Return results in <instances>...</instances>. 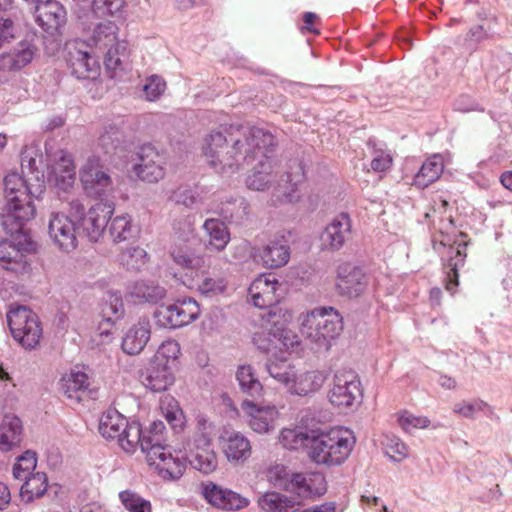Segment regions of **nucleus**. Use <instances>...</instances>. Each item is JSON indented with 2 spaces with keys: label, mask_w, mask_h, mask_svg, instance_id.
Returning <instances> with one entry per match:
<instances>
[{
  "label": "nucleus",
  "mask_w": 512,
  "mask_h": 512,
  "mask_svg": "<svg viewBox=\"0 0 512 512\" xmlns=\"http://www.w3.org/2000/svg\"><path fill=\"white\" fill-rule=\"evenodd\" d=\"M3 187L5 203L0 220L9 237L0 241V262L4 269L24 274L31 269L28 256L36 254L39 247L26 224L36 216L34 199H41L46 185L33 184L31 177L13 172L3 178Z\"/></svg>",
  "instance_id": "nucleus-1"
},
{
  "label": "nucleus",
  "mask_w": 512,
  "mask_h": 512,
  "mask_svg": "<svg viewBox=\"0 0 512 512\" xmlns=\"http://www.w3.org/2000/svg\"><path fill=\"white\" fill-rule=\"evenodd\" d=\"M244 139L227 137L220 131H212L205 137L203 155L209 165L222 173H235L243 165H251L254 161L262 166L269 153H273L277 145L274 135L262 128L252 127L243 134ZM232 137V134H230Z\"/></svg>",
  "instance_id": "nucleus-2"
},
{
  "label": "nucleus",
  "mask_w": 512,
  "mask_h": 512,
  "mask_svg": "<svg viewBox=\"0 0 512 512\" xmlns=\"http://www.w3.org/2000/svg\"><path fill=\"white\" fill-rule=\"evenodd\" d=\"M356 439L350 429H312L308 456L312 462L328 467L342 465L350 456Z\"/></svg>",
  "instance_id": "nucleus-3"
},
{
  "label": "nucleus",
  "mask_w": 512,
  "mask_h": 512,
  "mask_svg": "<svg viewBox=\"0 0 512 512\" xmlns=\"http://www.w3.org/2000/svg\"><path fill=\"white\" fill-rule=\"evenodd\" d=\"M342 330L343 318L332 306L314 308L306 314L301 324V333L318 349L329 350Z\"/></svg>",
  "instance_id": "nucleus-4"
},
{
  "label": "nucleus",
  "mask_w": 512,
  "mask_h": 512,
  "mask_svg": "<svg viewBox=\"0 0 512 512\" xmlns=\"http://www.w3.org/2000/svg\"><path fill=\"white\" fill-rule=\"evenodd\" d=\"M264 317H266V330L255 332L252 338L253 344L258 350L269 354L277 349H289L298 345L297 335L288 328L292 318L291 313L285 310L282 315H278L271 310Z\"/></svg>",
  "instance_id": "nucleus-5"
},
{
  "label": "nucleus",
  "mask_w": 512,
  "mask_h": 512,
  "mask_svg": "<svg viewBox=\"0 0 512 512\" xmlns=\"http://www.w3.org/2000/svg\"><path fill=\"white\" fill-rule=\"evenodd\" d=\"M13 339L25 350H33L43 335L39 316L28 306L12 303L6 314Z\"/></svg>",
  "instance_id": "nucleus-6"
},
{
  "label": "nucleus",
  "mask_w": 512,
  "mask_h": 512,
  "mask_svg": "<svg viewBox=\"0 0 512 512\" xmlns=\"http://www.w3.org/2000/svg\"><path fill=\"white\" fill-rule=\"evenodd\" d=\"M70 207L72 219L77 224L78 236L87 237L91 242H97L103 235L115 209L114 203L110 200L98 202L88 211L79 201H72Z\"/></svg>",
  "instance_id": "nucleus-7"
},
{
  "label": "nucleus",
  "mask_w": 512,
  "mask_h": 512,
  "mask_svg": "<svg viewBox=\"0 0 512 512\" xmlns=\"http://www.w3.org/2000/svg\"><path fill=\"white\" fill-rule=\"evenodd\" d=\"M200 316L198 302L189 296L178 298L172 304L160 305L153 312L155 324L161 328L177 329L184 327Z\"/></svg>",
  "instance_id": "nucleus-8"
},
{
  "label": "nucleus",
  "mask_w": 512,
  "mask_h": 512,
  "mask_svg": "<svg viewBox=\"0 0 512 512\" xmlns=\"http://www.w3.org/2000/svg\"><path fill=\"white\" fill-rule=\"evenodd\" d=\"M66 63L72 76L77 79H95L100 73L98 58L89 45L80 39L68 42L65 46Z\"/></svg>",
  "instance_id": "nucleus-9"
},
{
  "label": "nucleus",
  "mask_w": 512,
  "mask_h": 512,
  "mask_svg": "<svg viewBox=\"0 0 512 512\" xmlns=\"http://www.w3.org/2000/svg\"><path fill=\"white\" fill-rule=\"evenodd\" d=\"M335 287L342 297L355 299L366 291L369 285V276L364 269L351 262H345L337 267Z\"/></svg>",
  "instance_id": "nucleus-10"
},
{
  "label": "nucleus",
  "mask_w": 512,
  "mask_h": 512,
  "mask_svg": "<svg viewBox=\"0 0 512 512\" xmlns=\"http://www.w3.org/2000/svg\"><path fill=\"white\" fill-rule=\"evenodd\" d=\"M76 226L77 224L72 219L71 208L69 209V214L58 212L50 215L48 234L54 245L62 252L69 253L78 246Z\"/></svg>",
  "instance_id": "nucleus-11"
},
{
  "label": "nucleus",
  "mask_w": 512,
  "mask_h": 512,
  "mask_svg": "<svg viewBox=\"0 0 512 512\" xmlns=\"http://www.w3.org/2000/svg\"><path fill=\"white\" fill-rule=\"evenodd\" d=\"M202 495L211 506L225 511H238L246 508L250 503L239 493L213 482L203 485Z\"/></svg>",
  "instance_id": "nucleus-12"
},
{
  "label": "nucleus",
  "mask_w": 512,
  "mask_h": 512,
  "mask_svg": "<svg viewBox=\"0 0 512 512\" xmlns=\"http://www.w3.org/2000/svg\"><path fill=\"white\" fill-rule=\"evenodd\" d=\"M140 377L145 387L154 393L167 391L175 382L173 367L155 357L141 370Z\"/></svg>",
  "instance_id": "nucleus-13"
},
{
  "label": "nucleus",
  "mask_w": 512,
  "mask_h": 512,
  "mask_svg": "<svg viewBox=\"0 0 512 512\" xmlns=\"http://www.w3.org/2000/svg\"><path fill=\"white\" fill-rule=\"evenodd\" d=\"M33 9L36 23L50 36L58 34L66 23V9L56 0H47Z\"/></svg>",
  "instance_id": "nucleus-14"
},
{
  "label": "nucleus",
  "mask_w": 512,
  "mask_h": 512,
  "mask_svg": "<svg viewBox=\"0 0 512 512\" xmlns=\"http://www.w3.org/2000/svg\"><path fill=\"white\" fill-rule=\"evenodd\" d=\"M351 231V219L348 213L341 212L324 228L320 234L322 251H338L346 241V235Z\"/></svg>",
  "instance_id": "nucleus-15"
},
{
  "label": "nucleus",
  "mask_w": 512,
  "mask_h": 512,
  "mask_svg": "<svg viewBox=\"0 0 512 512\" xmlns=\"http://www.w3.org/2000/svg\"><path fill=\"white\" fill-rule=\"evenodd\" d=\"M167 295L165 287L151 279H140L127 286L126 297L134 304L157 305Z\"/></svg>",
  "instance_id": "nucleus-16"
},
{
  "label": "nucleus",
  "mask_w": 512,
  "mask_h": 512,
  "mask_svg": "<svg viewBox=\"0 0 512 512\" xmlns=\"http://www.w3.org/2000/svg\"><path fill=\"white\" fill-rule=\"evenodd\" d=\"M80 181L87 196L106 202L105 197L112 190V179L107 172L92 167L83 168Z\"/></svg>",
  "instance_id": "nucleus-17"
},
{
  "label": "nucleus",
  "mask_w": 512,
  "mask_h": 512,
  "mask_svg": "<svg viewBox=\"0 0 512 512\" xmlns=\"http://www.w3.org/2000/svg\"><path fill=\"white\" fill-rule=\"evenodd\" d=\"M356 376L351 375V379L335 375L334 386L329 391L328 399L330 403L338 408H347L353 405L357 396H361L360 382L355 380Z\"/></svg>",
  "instance_id": "nucleus-18"
},
{
  "label": "nucleus",
  "mask_w": 512,
  "mask_h": 512,
  "mask_svg": "<svg viewBox=\"0 0 512 512\" xmlns=\"http://www.w3.org/2000/svg\"><path fill=\"white\" fill-rule=\"evenodd\" d=\"M150 336V321L148 318L142 317L127 330L122 339L121 348L128 355H138L144 350Z\"/></svg>",
  "instance_id": "nucleus-19"
},
{
  "label": "nucleus",
  "mask_w": 512,
  "mask_h": 512,
  "mask_svg": "<svg viewBox=\"0 0 512 512\" xmlns=\"http://www.w3.org/2000/svg\"><path fill=\"white\" fill-rule=\"evenodd\" d=\"M47 181L57 189L66 192L75 182V165L70 155L63 153L59 161L48 168Z\"/></svg>",
  "instance_id": "nucleus-20"
},
{
  "label": "nucleus",
  "mask_w": 512,
  "mask_h": 512,
  "mask_svg": "<svg viewBox=\"0 0 512 512\" xmlns=\"http://www.w3.org/2000/svg\"><path fill=\"white\" fill-rule=\"evenodd\" d=\"M241 408L250 417L249 425L253 431L264 434L273 429L274 407H260L254 401L245 399Z\"/></svg>",
  "instance_id": "nucleus-21"
},
{
  "label": "nucleus",
  "mask_w": 512,
  "mask_h": 512,
  "mask_svg": "<svg viewBox=\"0 0 512 512\" xmlns=\"http://www.w3.org/2000/svg\"><path fill=\"white\" fill-rule=\"evenodd\" d=\"M258 506L265 512H298L302 502L278 491H267L258 498Z\"/></svg>",
  "instance_id": "nucleus-22"
},
{
  "label": "nucleus",
  "mask_w": 512,
  "mask_h": 512,
  "mask_svg": "<svg viewBox=\"0 0 512 512\" xmlns=\"http://www.w3.org/2000/svg\"><path fill=\"white\" fill-rule=\"evenodd\" d=\"M36 48L29 41H21L13 53L0 55V70L19 71L34 58Z\"/></svg>",
  "instance_id": "nucleus-23"
},
{
  "label": "nucleus",
  "mask_w": 512,
  "mask_h": 512,
  "mask_svg": "<svg viewBox=\"0 0 512 512\" xmlns=\"http://www.w3.org/2000/svg\"><path fill=\"white\" fill-rule=\"evenodd\" d=\"M258 255L266 268H280L290 259V247L285 241L274 240L263 246Z\"/></svg>",
  "instance_id": "nucleus-24"
},
{
  "label": "nucleus",
  "mask_w": 512,
  "mask_h": 512,
  "mask_svg": "<svg viewBox=\"0 0 512 512\" xmlns=\"http://www.w3.org/2000/svg\"><path fill=\"white\" fill-rule=\"evenodd\" d=\"M249 207L244 197H231L221 202L219 215L230 224L242 225L248 219Z\"/></svg>",
  "instance_id": "nucleus-25"
},
{
  "label": "nucleus",
  "mask_w": 512,
  "mask_h": 512,
  "mask_svg": "<svg viewBox=\"0 0 512 512\" xmlns=\"http://www.w3.org/2000/svg\"><path fill=\"white\" fill-rule=\"evenodd\" d=\"M228 435L220 436L223 451L229 461L245 460L250 455V443L243 435L238 432H225Z\"/></svg>",
  "instance_id": "nucleus-26"
},
{
  "label": "nucleus",
  "mask_w": 512,
  "mask_h": 512,
  "mask_svg": "<svg viewBox=\"0 0 512 512\" xmlns=\"http://www.w3.org/2000/svg\"><path fill=\"white\" fill-rule=\"evenodd\" d=\"M127 421V418L115 408H108L100 418L99 433L107 440L119 441Z\"/></svg>",
  "instance_id": "nucleus-27"
},
{
  "label": "nucleus",
  "mask_w": 512,
  "mask_h": 512,
  "mask_svg": "<svg viewBox=\"0 0 512 512\" xmlns=\"http://www.w3.org/2000/svg\"><path fill=\"white\" fill-rule=\"evenodd\" d=\"M444 170L443 158L439 154L429 157L415 174L413 182L419 188H426L438 180Z\"/></svg>",
  "instance_id": "nucleus-28"
},
{
  "label": "nucleus",
  "mask_w": 512,
  "mask_h": 512,
  "mask_svg": "<svg viewBox=\"0 0 512 512\" xmlns=\"http://www.w3.org/2000/svg\"><path fill=\"white\" fill-rule=\"evenodd\" d=\"M466 243H459L456 247L450 245L448 249V256L446 263H444V270L449 279L447 289L452 290V286L459 284V269L465 263L466 258Z\"/></svg>",
  "instance_id": "nucleus-29"
},
{
  "label": "nucleus",
  "mask_w": 512,
  "mask_h": 512,
  "mask_svg": "<svg viewBox=\"0 0 512 512\" xmlns=\"http://www.w3.org/2000/svg\"><path fill=\"white\" fill-rule=\"evenodd\" d=\"M38 156H41V153L37 144L25 146L21 150L20 160L22 175L26 178L31 177L33 184L45 185L44 173L39 171L36 165V159Z\"/></svg>",
  "instance_id": "nucleus-30"
},
{
  "label": "nucleus",
  "mask_w": 512,
  "mask_h": 512,
  "mask_svg": "<svg viewBox=\"0 0 512 512\" xmlns=\"http://www.w3.org/2000/svg\"><path fill=\"white\" fill-rule=\"evenodd\" d=\"M20 488V496L25 502L42 497L48 488V477L45 472L30 473Z\"/></svg>",
  "instance_id": "nucleus-31"
},
{
  "label": "nucleus",
  "mask_w": 512,
  "mask_h": 512,
  "mask_svg": "<svg viewBox=\"0 0 512 512\" xmlns=\"http://www.w3.org/2000/svg\"><path fill=\"white\" fill-rule=\"evenodd\" d=\"M236 380L242 393L247 396L256 398L262 395L263 385L251 365H240L236 372Z\"/></svg>",
  "instance_id": "nucleus-32"
},
{
  "label": "nucleus",
  "mask_w": 512,
  "mask_h": 512,
  "mask_svg": "<svg viewBox=\"0 0 512 512\" xmlns=\"http://www.w3.org/2000/svg\"><path fill=\"white\" fill-rule=\"evenodd\" d=\"M496 32L490 26L475 24L471 26L463 37L462 46L469 54L477 51L481 44L493 40Z\"/></svg>",
  "instance_id": "nucleus-33"
},
{
  "label": "nucleus",
  "mask_w": 512,
  "mask_h": 512,
  "mask_svg": "<svg viewBox=\"0 0 512 512\" xmlns=\"http://www.w3.org/2000/svg\"><path fill=\"white\" fill-rule=\"evenodd\" d=\"M203 228L209 235V244L217 251L224 250L230 241V233L224 222L220 219H206Z\"/></svg>",
  "instance_id": "nucleus-34"
},
{
  "label": "nucleus",
  "mask_w": 512,
  "mask_h": 512,
  "mask_svg": "<svg viewBox=\"0 0 512 512\" xmlns=\"http://www.w3.org/2000/svg\"><path fill=\"white\" fill-rule=\"evenodd\" d=\"M170 255L173 261L183 269L199 270L205 263L204 257L197 255L186 244L175 245Z\"/></svg>",
  "instance_id": "nucleus-35"
},
{
  "label": "nucleus",
  "mask_w": 512,
  "mask_h": 512,
  "mask_svg": "<svg viewBox=\"0 0 512 512\" xmlns=\"http://www.w3.org/2000/svg\"><path fill=\"white\" fill-rule=\"evenodd\" d=\"M311 430L302 428H284L280 432L279 442L288 450H298L300 448L309 449Z\"/></svg>",
  "instance_id": "nucleus-36"
},
{
  "label": "nucleus",
  "mask_w": 512,
  "mask_h": 512,
  "mask_svg": "<svg viewBox=\"0 0 512 512\" xmlns=\"http://www.w3.org/2000/svg\"><path fill=\"white\" fill-rule=\"evenodd\" d=\"M138 232V228L132 225L129 215L116 216L109 226V233L115 242L134 239Z\"/></svg>",
  "instance_id": "nucleus-37"
},
{
  "label": "nucleus",
  "mask_w": 512,
  "mask_h": 512,
  "mask_svg": "<svg viewBox=\"0 0 512 512\" xmlns=\"http://www.w3.org/2000/svg\"><path fill=\"white\" fill-rule=\"evenodd\" d=\"M123 430L125 431H122L118 442L123 450L128 453H133L137 445L141 443L144 430L138 421H127Z\"/></svg>",
  "instance_id": "nucleus-38"
},
{
  "label": "nucleus",
  "mask_w": 512,
  "mask_h": 512,
  "mask_svg": "<svg viewBox=\"0 0 512 512\" xmlns=\"http://www.w3.org/2000/svg\"><path fill=\"white\" fill-rule=\"evenodd\" d=\"M37 466V453L33 450H26L16 458L13 465V477L17 480H23L30 475L31 471Z\"/></svg>",
  "instance_id": "nucleus-39"
},
{
  "label": "nucleus",
  "mask_w": 512,
  "mask_h": 512,
  "mask_svg": "<svg viewBox=\"0 0 512 512\" xmlns=\"http://www.w3.org/2000/svg\"><path fill=\"white\" fill-rule=\"evenodd\" d=\"M120 48L126 49V42H118L115 46H112L106 53L104 58L105 69L111 79L118 77V72L124 70L123 58L120 57Z\"/></svg>",
  "instance_id": "nucleus-40"
},
{
  "label": "nucleus",
  "mask_w": 512,
  "mask_h": 512,
  "mask_svg": "<svg viewBox=\"0 0 512 512\" xmlns=\"http://www.w3.org/2000/svg\"><path fill=\"white\" fill-rule=\"evenodd\" d=\"M119 498L129 512H152L151 502L132 490L121 491Z\"/></svg>",
  "instance_id": "nucleus-41"
},
{
  "label": "nucleus",
  "mask_w": 512,
  "mask_h": 512,
  "mask_svg": "<svg viewBox=\"0 0 512 512\" xmlns=\"http://www.w3.org/2000/svg\"><path fill=\"white\" fill-rule=\"evenodd\" d=\"M163 415L175 433L182 432L186 418L179 403L172 398L166 407L162 408Z\"/></svg>",
  "instance_id": "nucleus-42"
},
{
  "label": "nucleus",
  "mask_w": 512,
  "mask_h": 512,
  "mask_svg": "<svg viewBox=\"0 0 512 512\" xmlns=\"http://www.w3.org/2000/svg\"><path fill=\"white\" fill-rule=\"evenodd\" d=\"M187 458L174 457L169 454L167 466L156 465V471L165 480H177L182 477L186 469Z\"/></svg>",
  "instance_id": "nucleus-43"
},
{
  "label": "nucleus",
  "mask_w": 512,
  "mask_h": 512,
  "mask_svg": "<svg viewBox=\"0 0 512 512\" xmlns=\"http://www.w3.org/2000/svg\"><path fill=\"white\" fill-rule=\"evenodd\" d=\"M290 475V469L284 464H275L268 467L266 470V477L269 484L281 491L288 490Z\"/></svg>",
  "instance_id": "nucleus-44"
},
{
  "label": "nucleus",
  "mask_w": 512,
  "mask_h": 512,
  "mask_svg": "<svg viewBox=\"0 0 512 512\" xmlns=\"http://www.w3.org/2000/svg\"><path fill=\"white\" fill-rule=\"evenodd\" d=\"M124 0H94L92 13L97 18L114 17L122 12Z\"/></svg>",
  "instance_id": "nucleus-45"
},
{
  "label": "nucleus",
  "mask_w": 512,
  "mask_h": 512,
  "mask_svg": "<svg viewBox=\"0 0 512 512\" xmlns=\"http://www.w3.org/2000/svg\"><path fill=\"white\" fill-rule=\"evenodd\" d=\"M147 252L141 247H131L122 255V263L126 270L139 272L146 263Z\"/></svg>",
  "instance_id": "nucleus-46"
},
{
  "label": "nucleus",
  "mask_w": 512,
  "mask_h": 512,
  "mask_svg": "<svg viewBox=\"0 0 512 512\" xmlns=\"http://www.w3.org/2000/svg\"><path fill=\"white\" fill-rule=\"evenodd\" d=\"M180 354V345L175 340H168L163 342L153 357L156 358V360H162V362L171 365L172 367L175 365L176 361L178 360Z\"/></svg>",
  "instance_id": "nucleus-47"
},
{
  "label": "nucleus",
  "mask_w": 512,
  "mask_h": 512,
  "mask_svg": "<svg viewBox=\"0 0 512 512\" xmlns=\"http://www.w3.org/2000/svg\"><path fill=\"white\" fill-rule=\"evenodd\" d=\"M133 172L139 179L148 183H156L165 175V170L161 164L150 166H147V164H134Z\"/></svg>",
  "instance_id": "nucleus-48"
},
{
  "label": "nucleus",
  "mask_w": 512,
  "mask_h": 512,
  "mask_svg": "<svg viewBox=\"0 0 512 512\" xmlns=\"http://www.w3.org/2000/svg\"><path fill=\"white\" fill-rule=\"evenodd\" d=\"M104 315L114 316L115 319H121L124 317L125 309L120 291H111L108 294V298L103 306Z\"/></svg>",
  "instance_id": "nucleus-49"
},
{
  "label": "nucleus",
  "mask_w": 512,
  "mask_h": 512,
  "mask_svg": "<svg viewBox=\"0 0 512 512\" xmlns=\"http://www.w3.org/2000/svg\"><path fill=\"white\" fill-rule=\"evenodd\" d=\"M308 498L315 499L327 492V481L323 473L311 472L307 474Z\"/></svg>",
  "instance_id": "nucleus-50"
},
{
  "label": "nucleus",
  "mask_w": 512,
  "mask_h": 512,
  "mask_svg": "<svg viewBox=\"0 0 512 512\" xmlns=\"http://www.w3.org/2000/svg\"><path fill=\"white\" fill-rule=\"evenodd\" d=\"M189 462L195 469L204 474L213 472L217 467L216 456L213 452L196 453Z\"/></svg>",
  "instance_id": "nucleus-51"
},
{
  "label": "nucleus",
  "mask_w": 512,
  "mask_h": 512,
  "mask_svg": "<svg viewBox=\"0 0 512 512\" xmlns=\"http://www.w3.org/2000/svg\"><path fill=\"white\" fill-rule=\"evenodd\" d=\"M307 488V474L302 472H291L288 482V490L285 492L293 493L299 498H308Z\"/></svg>",
  "instance_id": "nucleus-52"
},
{
  "label": "nucleus",
  "mask_w": 512,
  "mask_h": 512,
  "mask_svg": "<svg viewBox=\"0 0 512 512\" xmlns=\"http://www.w3.org/2000/svg\"><path fill=\"white\" fill-rule=\"evenodd\" d=\"M165 88L166 83L163 78L158 75H152L143 85V92L147 100L155 101L164 93Z\"/></svg>",
  "instance_id": "nucleus-53"
},
{
  "label": "nucleus",
  "mask_w": 512,
  "mask_h": 512,
  "mask_svg": "<svg viewBox=\"0 0 512 512\" xmlns=\"http://www.w3.org/2000/svg\"><path fill=\"white\" fill-rule=\"evenodd\" d=\"M398 423L403 430L410 432L415 428H427L430 420L427 417L415 416L407 411H403L398 416Z\"/></svg>",
  "instance_id": "nucleus-54"
},
{
  "label": "nucleus",
  "mask_w": 512,
  "mask_h": 512,
  "mask_svg": "<svg viewBox=\"0 0 512 512\" xmlns=\"http://www.w3.org/2000/svg\"><path fill=\"white\" fill-rule=\"evenodd\" d=\"M265 366L269 375L277 381L286 385L292 381V375L288 371L285 362L275 363L268 361Z\"/></svg>",
  "instance_id": "nucleus-55"
},
{
  "label": "nucleus",
  "mask_w": 512,
  "mask_h": 512,
  "mask_svg": "<svg viewBox=\"0 0 512 512\" xmlns=\"http://www.w3.org/2000/svg\"><path fill=\"white\" fill-rule=\"evenodd\" d=\"M270 175L260 170H255L246 178V186L250 190L263 191L268 187Z\"/></svg>",
  "instance_id": "nucleus-56"
},
{
  "label": "nucleus",
  "mask_w": 512,
  "mask_h": 512,
  "mask_svg": "<svg viewBox=\"0 0 512 512\" xmlns=\"http://www.w3.org/2000/svg\"><path fill=\"white\" fill-rule=\"evenodd\" d=\"M167 447L166 445V437L162 434H150L143 432L142 440L140 443L141 450H151V449H158V450H165Z\"/></svg>",
  "instance_id": "nucleus-57"
},
{
  "label": "nucleus",
  "mask_w": 512,
  "mask_h": 512,
  "mask_svg": "<svg viewBox=\"0 0 512 512\" xmlns=\"http://www.w3.org/2000/svg\"><path fill=\"white\" fill-rule=\"evenodd\" d=\"M298 168L299 172L295 174V176H293V174L290 172L286 173V182L291 185V191L285 192L284 195L289 202H294L298 200L299 195L296 194L297 184L302 182L305 178L304 169L301 162L298 164Z\"/></svg>",
  "instance_id": "nucleus-58"
},
{
  "label": "nucleus",
  "mask_w": 512,
  "mask_h": 512,
  "mask_svg": "<svg viewBox=\"0 0 512 512\" xmlns=\"http://www.w3.org/2000/svg\"><path fill=\"white\" fill-rule=\"evenodd\" d=\"M137 156L139 162L136 164H147V166L159 165L157 160L160 158V156L152 144L142 145L137 153Z\"/></svg>",
  "instance_id": "nucleus-59"
},
{
  "label": "nucleus",
  "mask_w": 512,
  "mask_h": 512,
  "mask_svg": "<svg viewBox=\"0 0 512 512\" xmlns=\"http://www.w3.org/2000/svg\"><path fill=\"white\" fill-rule=\"evenodd\" d=\"M199 291L205 295H215L223 293L225 290V284L222 279H213L206 277L199 284Z\"/></svg>",
  "instance_id": "nucleus-60"
},
{
  "label": "nucleus",
  "mask_w": 512,
  "mask_h": 512,
  "mask_svg": "<svg viewBox=\"0 0 512 512\" xmlns=\"http://www.w3.org/2000/svg\"><path fill=\"white\" fill-rule=\"evenodd\" d=\"M311 375L307 372L300 374L293 380V392L299 396H307L310 393H314L312 389V383H310Z\"/></svg>",
  "instance_id": "nucleus-61"
},
{
  "label": "nucleus",
  "mask_w": 512,
  "mask_h": 512,
  "mask_svg": "<svg viewBox=\"0 0 512 512\" xmlns=\"http://www.w3.org/2000/svg\"><path fill=\"white\" fill-rule=\"evenodd\" d=\"M454 109L464 113L471 111H484V109L468 95H461L458 97L454 102Z\"/></svg>",
  "instance_id": "nucleus-62"
},
{
  "label": "nucleus",
  "mask_w": 512,
  "mask_h": 512,
  "mask_svg": "<svg viewBox=\"0 0 512 512\" xmlns=\"http://www.w3.org/2000/svg\"><path fill=\"white\" fill-rule=\"evenodd\" d=\"M392 157L383 151H375V156L371 161V168L375 172H385L392 165Z\"/></svg>",
  "instance_id": "nucleus-63"
},
{
  "label": "nucleus",
  "mask_w": 512,
  "mask_h": 512,
  "mask_svg": "<svg viewBox=\"0 0 512 512\" xmlns=\"http://www.w3.org/2000/svg\"><path fill=\"white\" fill-rule=\"evenodd\" d=\"M1 430L11 434L12 438L20 439L22 433V421L16 415L12 417L6 416L1 426Z\"/></svg>",
  "instance_id": "nucleus-64"
}]
</instances>
